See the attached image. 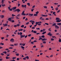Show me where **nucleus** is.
<instances>
[{"label":"nucleus","instance_id":"1","mask_svg":"<svg viewBox=\"0 0 61 61\" xmlns=\"http://www.w3.org/2000/svg\"><path fill=\"white\" fill-rule=\"evenodd\" d=\"M60 19L59 18H56V20H57L56 22H61V20H59Z\"/></svg>","mask_w":61,"mask_h":61},{"label":"nucleus","instance_id":"2","mask_svg":"<svg viewBox=\"0 0 61 61\" xmlns=\"http://www.w3.org/2000/svg\"><path fill=\"white\" fill-rule=\"evenodd\" d=\"M16 11H18V12H20V9H15L14 11V12H16Z\"/></svg>","mask_w":61,"mask_h":61},{"label":"nucleus","instance_id":"3","mask_svg":"<svg viewBox=\"0 0 61 61\" xmlns=\"http://www.w3.org/2000/svg\"><path fill=\"white\" fill-rule=\"evenodd\" d=\"M21 7L23 8L25 7V8H26V5H21Z\"/></svg>","mask_w":61,"mask_h":61},{"label":"nucleus","instance_id":"4","mask_svg":"<svg viewBox=\"0 0 61 61\" xmlns=\"http://www.w3.org/2000/svg\"><path fill=\"white\" fill-rule=\"evenodd\" d=\"M3 25H4V26H6L8 25V24H7L6 23H5V24H3Z\"/></svg>","mask_w":61,"mask_h":61},{"label":"nucleus","instance_id":"5","mask_svg":"<svg viewBox=\"0 0 61 61\" xmlns=\"http://www.w3.org/2000/svg\"><path fill=\"white\" fill-rule=\"evenodd\" d=\"M40 20H45L44 18H42V17H40Z\"/></svg>","mask_w":61,"mask_h":61},{"label":"nucleus","instance_id":"6","mask_svg":"<svg viewBox=\"0 0 61 61\" xmlns=\"http://www.w3.org/2000/svg\"><path fill=\"white\" fill-rule=\"evenodd\" d=\"M14 39L13 38L11 39L10 40V41L12 42H14Z\"/></svg>","mask_w":61,"mask_h":61},{"label":"nucleus","instance_id":"7","mask_svg":"<svg viewBox=\"0 0 61 61\" xmlns=\"http://www.w3.org/2000/svg\"><path fill=\"white\" fill-rule=\"evenodd\" d=\"M55 28H56V29H58L59 28V27L58 26H57L56 25L55 26Z\"/></svg>","mask_w":61,"mask_h":61},{"label":"nucleus","instance_id":"8","mask_svg":"<svg viewBox=\"0 0 61 61\" xmlns=\"http://www.w3.org/2000/svg\"><path fill=\"white\" fill-rule=\"evenodd\" d=\"M12 9H13V10H15V9H16V7H13V8H12Z\"/></svg>","mask_w":61,"mask_h":61},{"label":"nucleus","instance_id":"9","mask_svg":"<svg viewBox=\"0 0 61 61\" xmlns=\"http://www.w3.org/2000/svg\"><path fill=\"white\" fill-rule=\"evenodd\" d=\"M47 35H48V36H52V34L50 33H50H48Z\"/></svg>","mask_w":61,"mask_h":61},{"label":"nucleus","instance_id":"10","mask_svg":"<svg viewBox=\"0 0 61 61\" xmlns=\"http://www.w3.org/2000/svg\"><path fill=\"white\" fill-rule=\"evenodd\" d=\"M5 0H2L1 1V3L2 4H3L4 3V2H5Z\"/></svg>","mask_w":61,"mask_h":61},{"label":"nucleus","instance_id":"11","mask_svg":"<svg viewBox=\"0 0 61 61\" xmlns=\"http://www.w3.org/2000/svg\"><path fill=\"white\" fill-rule=\"evenodd\" d=\"M42 16H45L46 17V16H47V15H42Z\"/></svg>","mask_w":61,"mask_h":61},{"label":"nucleus","instance_id":"12","mask_svg":"<svg viewBox=\"0 0 61 61\" xmlns=\"http://www.w3.org/2000/svg\"><path fill=\"white\" fill-rule=\"evenodd\" d=\"M24 13H25V11L24 10L22 13L21 15H23V14H24Z\"/></svg>","mask_w":61,"mask_h":61},{"label":"nucleus","instance_id":"13","mask_svg":"<svg viewBox=\"0 0 61 61\" xmlns=\"http://www.w3.org/2000/svg\"><path fill=\"white\" fill-rule=\"evenodd\" d=\"M1 5H2V6H3V7H4V6H5V4H4V5H3V4H1Z\"/></svg>","mask_w":61,"mask_h":61},{"label":"nucleus","instance_id":"14","mask_svg":"<svg viewBox=\"0 0 61 61\" xmlns=\"http://www.w3.org/2000/svg\"><path fill=\"white\" fill-rule=\"evenodd\" d=\"M26 58H27V59H29V56H26L25 57Z\"/></svg>","mask_w":61,"mask_h":61},{"label":"nucleus","instance_id":"15","mask_svg":"<svg viewBox=\"0 0 61 61\" xmlns=\"http://www.w3.org/2000/svg\"><path fill=\"white\" fill-rule=\"evenodd\" d=\"M9 21H11V20H12V19H11L10 18H9Z\"/></svg>","mask_w":61,"mask_h":61},{"label":"nucleus","instance_id":"16","mask_svg":"<svg viewBox=\"0 0 61 61\" xmlns=\"http://www.w3.org/2000/svg\"><path fill=\"white\" fill-rule=\"evenodd\" d=\"M52 25L53 26H55V25H56V23H54L53 25Z\"/></svg>","mask_w":61,"mask_h":61},{"label":"nucleus","instance_id":"17","mask_svg":"<svg viewBox=\"0 0 61 61\" xmlns=\"http://www.w3.org/2000/svg\"><path fill=\"white\" fill-rule=\"evenodd\" d=\"M45 33H46V31H45L43 32V33H42V35H44L45 34Z\"/></svg>","mask_w":61,"mask_h":61},{"label":"nucleus","instance_id":"18","mask_svg":"<svg viewBox=\"0 0 61 61\" xmlns=\"http://www.w3.org/2000/svg\"><path fill=\"white\" fill-rule=\"evenodd\" d=\"M25 43L24 44V43H23L22 44V45L23 46H25Z\"/></svg>","mask_w":61,"mask_h":61},{"label":"nucleus","instance_id":"19","mask_svg":"<svg viewBox=\"0 0 61 61\" xmlns=\"http://www.w3.org/2000/svg\"><path fill=\"white\" fill-rule=\"evenodd\" d=\"M7 52L6 51H4L3 52V53H4V54H6L7 53Z\"/></svg>","mask_w":61,"mask_h":61},{"label":"nucleus","instance_id":"20","mask_svg":"<svg viewBox=\"0 0 61 61\" xmlns=\"http://www.w3.org/2000/svg\"><path fill=\"white\" fill-rule=\"evenodd\" d=\"M29 15L30 16L31 15V16H33V14H29Z\"/></svg>","mask_w":61,"mask_h":61},{"label":"nucleus","instance_id":"21","mask_svg":"<svg viewBox=\"0 0 61 61\" xmlns=\"http://www.w3.org/2000/svg\"><path fill=\"white\" fill-rule=\"evenodd\" d=\"M23 60H26V58H25V57L24 58H23Z\"/></svg>","mask_w":61,"mask_h":61},{"label":"nucleus","instance_id":"22","mask_svg":"<svg viewBox=\"0 0 61 61\" xmlns=\"http://www.w3.org/2000/svg\"><path fill=\"white\" fill-rule=\"evenodd\" d=\"M27 5H28V6H30V4L29 3H27Z\"/></svg>","mask_w":61,"mask_h":61},{"label":"nucleus","instance_id":"23","mask_svg":"<svg viewBox=\"0 0 61 61\" xmlns=\"http://www.w3.org/2000/svg\"><path fill=\"white\" fill-rule=\"evenodd\" d=\"M20 15L19 14H18L17 15V17H19V16H20Z\"/></svg>","mask_w":61,"mask_h":61},{"label":"nucleus","instance_id":"24","mask_svg":"<svg viewBox=\"0 0 61 61\" xmlns=\"http://www.w3.org/2000/svg\"><path fill=\"white\" fill-rule=\"evenodd\" d=\"M11 22L12 23H14V22H15V21L14 20H12L11 21Z\"/></svg>","mask_w":61,"mask_h":61},{"label":"nucleus","instance_id":"25","mask_svg":"<svg viewBox=\"0 0 61 61\" xmlns=\"http://www.w3.org/2000/svg\"><path fill=\"white\" fill-rule=\"evenodd\" d=\"M20 38H22L23 37V35H20Z\"/></svg>","mask_w":61,"mask_h":61},{"label":"nucleus","instance_id":"26","mask_svg":"<svg viewBox=\"0 0 61 61\" xmlns=\"http://www.w3.org/2000/svg\"><path fill=\"white\" fill-rule=\"evenodd\" d=\"M14 46H17V43H15L14 44Z\"/></svg>","mask_w":61,"mask_h":61},{"label":"nucleus","instance_id":"27","mask_svg":"<svg viewBox=\"0 0 61 61\" xmlns=\"http://www.w3.org/2000/svg\"><path fill=\"white\" fill-rule=\"evenodd\" d=\"M20 36H21V35H22V32H20Z\"/></svg>","mask_w":61,"mask_h":61},{"label":"nucleus","instance_id":"28","mask_svg":"<svg viewBox=\"0 0 61 61\" xmlns=\"http://www.w3.org/2000/svg\"><path fill=\"white\" fill-rule=\"evenodd\" d=\"M6 58L7 59H9V57H8L7 56H6Z\"/></svg>","mask_w":61,"mask_h":61},{"label":"nucleus","instance_id":"29","mask_svg":"<svg viewBox=\"0 0 61 61\" xmlns=\"http://www.w3.org/2000/svg\"><path fill=\"white\" fill-rule=\"evenodd\" d=\"M13 9H12V8L11 9H10L9 10H10V11H12V10H13Z\"/></svg>","mask_w":61,"mask_h":61},{"label":"nucleus","instance_id":"30","mask_svg":"<svg viewBox=\"0 0 61 61\" xmlns=\"http://www.w3.org/2000/svg\"><path fill=\"white\" fill-rule=\"evenodd\" d=\"M39 13V12L38 11H37L36 12V14H38Z\"/></svg>","mask_w":61,"mask_h":61},{"label":"nucleus","instance_id":"31","mask_svg":"<svg viewBox=\"0 0 61 61\" xmlns=\"http://www.w3.org/2000/svg\"><path fill=\"white\" fill-rule=\"evenodd\" d=\"M33 32L34 33H36L37 32V31H34Z\"/></svg>","mask_w":61,"mask_h":61},{"label":"nucleus","instance_id":"32","mask_svg":"<svg viewBox=\"0 0 61 61\" xmlns=\"http://www.w3.org/2000/svg\"><path fill=\"white\" fill-rule=\"evenodd\" d=\"M14 27H17V25H14Z\"/></svg>","mask_w":61,"mask_h":61},{"label":"nucleus","instance_id":"33","mask_svg":"<svg viewBox=\"0 0 61 61\" xmlns=\"http://www.w3.org/2000/svg\"><path fill=\"white\" fill-rule=\"evenodd\" d=\"M21 48L23 49H24V48H25V47L22 46H21Z\"/></svg>","mask_w":61,"mask_h":61},{"label":"nucleus","instance_id":"34","mask_svg":"<svg viewBox=\"0 0 61 61\" xmlns=\"http://www.w3.org/2000/svg\"><path fill=\"white\" fill-rule=\"evenodd\" d=\"M57 24L58 25H61V23H57Z\"/></svg>","mask_w":61,"mask_h":61},{"label":"nucleus","instance_id":"35","mask_svg":"<svg viewBox=\"0 0 61 61\" xmlns=\"http://www.w3.org/2000/svg\"><path fill=\"white\" fill-rule=\"evenodd\" d=\"M55 10L56 11H57L58 10V8L57 7H56V8Z\"/></svg>","mask_w":61,"mask_h":61},{"label":"nucleus","instance_id":"36","mask_svg":"<svg viewBox=\"0 0 61 61\" xmlns=\"http://www.w3.org/2000/svg\"><path fill=\"white\" fill-rule=\"evenodd\" d=\"M21 26V27H24V25H22Z\"/></svg>","mask_w":61,"mask_h":61},{"label":"nucleus","instance_id":"37","mask_svg":"<svg viewBox=\"0 0 61 61\" xmlns=\"http://www.w3.org/2000/svg\"><path fill=\"white\" fill-rule=\"evenodd\" d=\"M41 37H42V38H44L45 37V36H41Z\"/></svg>","mask_w":61,"mask_h":61},{"label":"nucleus","instance_id":"38","mask_svg":"<svg viewBox=\"0 0 61 61\" xmlns=\"http://www.w3.org/2000/svg\"><path fill=\"white\" fill-rule=\"evenodd\" d=\"M4 17V15H2L1 16V18H3Z\"/></svg>","mask_w":61,"mask_h":61},{"label":"nucleus","instance_id":"39","mask_svg":"<svg viewBox=\"0 0 61 61\" xmlns=\"http://www.w3.org/2000/svg\"><path fill=\"white\" fill-rule=\"evenodd\" d=\"M34 10V9L32 8V9L31 10V11L32 12H33V10Z\"/></svg>","mask_w":61,"mask_h":61},{"label":"nucleus","instance_id":"40","mask_svg":"<svg viewBox=\"0 0 61 61\" xmlns=\"http://www.w3.org/2000/svg\"><path fill=\"white\" fill-rule=\"evenodd\" d=\"M51 41H54V39H53V38H51Z\"/></svg>","mask_w":61,"mask_h":61},{"label":"nucleus","instance_id":"41","mask_svg":"<svg viewBox=\"0 0 61 61\" xmlns=\"http://www.w3.org/2000/svg\"><path fill=\"white\" fill-rule=\"evenodd\" d=\"M0 45H4V44L1 43L0 44Z\"/></svg>","mask_w":61,"mask_h":61},{"label":"nucleus","instance_id":"42","mask_svg":"<svg viewBox=\"0 0 61 61\" xmlns=\"http://www.w3.org/2000/svg\"><path fill=\"white\" fill-rule=\"evenodd\" d=\"M45 25H49V24H48V23H45Z\"/></svg>","mask_w":61,"mask_h":61},{"label":"nucleus","instance_id":"43","mask_svg":"<svg viewBox=\"0 0 61 61\" xmlns=\"http://www.w3.org/2000/svg\"><path fill=\"white\" fill-rule=\"evenodd\" d=\"M28 20V19H27V18H26L25 19V21H27Z\"/></svg>","mask_w":61,"mask_h":61},{"label":"nucleus","instance_id":"44","mask_svg":"<svg viewBox=\"0 0 61 61\" xmlns=\"http://www.w3.org/2000/svg\"><path fill=\"white\" fill-rule=\"evenodd\" d=\"M16 58V57H13L12 58L13 59H15Z\"/></svg>","mask_w":61,"mask_h":61},{"label":"nucleus","instance_id":"45","mask_svg":"<svg viewBox=\"0 0 61 61\" xmlns=\"http://www.w3.org/2000/svg\"><path fill=\"white\" fill-rule=\"evenodd\" d=\"M42 38H40L39 39V40H42Z\"/></svg>","mask_w":61,"mask_h":61},{"label":"nucleus","instance_id":"46","mask_svg":"<svg viewBox=\"0 0 61 61\" xmlns=\"http://www.w3.org/2000/svg\"><path fill=\"white\" fill-rule=\"evenodd\" d=\"M34 15V16H37V14H35Z\"/></svg>","mask_w":61,"mask_h":61},{"label":"nucleus","instance_id":"47","mask_svg":"<svg viewBox=\"0 0 61 61\" xmlns=\"http://www.w3.org/2000/svg\"><path fill=\"white\" fill-rule=\"evenodd\" d=\"M42 41H44V40H45V38H44L43 39H42Z\"/></svg>","mask_w":61,"mask_h":61},{"label":"nucleus","instance_id":"48","mask_svg":"<svg viewBox=\"0 0 61 61\" xmlns=\"http://www.w3.org/2000/svg\"><path fill=\"white\" fill-rule=\"evenodd\" d=\"M29 22H28L27 23H26V25H28V24H29Z\"/></svg>","mask_w":61,"mask_h":61},{"label":"nucleus","instance_id":"49","mask_svg":"<svg viewBox=\"0 0 61 61\" xmlns=\"http://www.w3.org/2000/svg\"><path fill=\"white\" fill-rule=\"evenodd\" d=\"M1 55L2 56H4V54L3 53H1Z\"/></svg>","mask_w":61,"mask_h":61},{"label":"nucleus","instance_id":"50","mask_svg":"<svg viewBox=\"0 0 61 61\" xmlns=\"http://www.w3.org/2000/svg\"><path fill=\"white\" fill-rule=\"evenodd\" d=\"M51 30V28H49L48 29V30H49V31H51V30Z\"/></svg>","mask_w":61,"mask_h":61},{"label":"nucleus","instance_id":"51","mask_svg":"<svg viewBox=\"0 0 61 61\" xmlns=\"http://www.w3.org/2000/svg\"><path fill=\"white\" fill-rule=\"evenodd\" d=\"M59 12H60V10H59L58 11H57V13H59Z\"/></svg>","mask_w":61,"mask_h":61},{"label":"nucleus","instance_id":"52","mask_svg":"<svg viewBox=\"0 0 61 61\" xmlns=\"http://www.w3.org/2000/svg\"><path fill=\"white\" fill-rule=\"evenodd\" d=\"M17 26H19V25H20V24H17Z\"/></svg>","mask_w":61,"mask_h":61},{"label":"nucleus","instance_id":"53","mask_svg":"<svg viewBox=\"0 0 61 61\" xmlns=\"http://www.w3.org/2000/svg\"><path fill=\"white\" fill-rule=\"evenodd\" d=\"M43 44H46V41H43Z\"/></svg>","mask_w":61,"mask_h":61},{"label":"nucleus","instance_id":"54","mask_svg":"<svg viewBox=\"0 0 61 61\" xmlns=\"http://www.w3.org/2000/svg\"><path fill=\"white\" fill-rule=\"evenodd\" d=\"M20 4H18V7H19V6H20Z\"/></svg>","mask_w":61,"mask_h":61},{"label":"nucleus","instance_id":"55","mask_svg":"<svg viewBox=\"0 0 61 61\" xmlns=\"http://www.w3.org/2000/svg\"><path fill=\"white\" fill-rule=\"evenodd\" d=\"M31 44H34V42L33 41H31L30 43Z\"/></svg>","mask_w":61,"mask_h":61},{"label":"nucleus","instance_id":"56","mask_svg":"<svg viewBox=\"0 0 61 61\" xmlns=\"http://www.w3.org/2000/svg\"><path fill=\"white\" fill-rule=\"evenodd\" d=\"M59 42H61V39H60L59 41Z\"/></svg>","mask_w":61,"mask_h":61},{"label":"nucleus","instance_id":"57","mask_svg":"<svg viewBox=\"0 0 61 61\" xmlns=\"http://www.w3.org/2000/svg\"><path fill=\"white\" fill-rule=\"evenodd\" d=\"M44 8H47V7L46 6H44Z\"/></svg>","mask_w":61,"mask_h":61},{"label":"nucleus","instance_id":"58","mask_svg":"<svg viewBox=\"0 0 61 61\" xmlns=\"http://www.w3.org/2000/svg\"><path fill=\"white\" fill-rule=\"evenodd\" d=\"M2 60H3V59H2V58L0 59V61H2Z\"/></svg>","mask_w":61,"mask_h":61},{"label":"nucleus","instance_id":"59","mask_svg":"<svg viewBox=\"0 0 61 61\" xmlns=\"http://www.w3.org/2000/svg\"><path fill=\"white\" fill-rule=\"evenodd\" d=\"M32 29H35V28L34 27H33L32 28Z\"/></svg>","mask_w":61,"mask_h":61},{"label":"nucleus","instance_id":"60","mask_svg":"<svg viewBox=\"0 0 61 61\" xmlns=\"http://www.w3.org/2000/svg\"><path fill=\"white\" fill-rule=\"evenodd\" d=\"M16 56H19V54L18 53L16 55Z\"/></svg>","mask_w":61,"mask_h":61},{"label":"nucleus","instance_id":"61","mask_svg":"<svg viewBox=\"0 0 61 61\" xmlns=\"http://www.w3.org/2000/svg\"><path fill=\"white\" fill-rule=\"evenodd\" d=\"M46 20H49V19L47 18L46 19Z\"/></svg>","mask_w":61,"mask_h":61},{"label":"nucleus","instance_id":"62","mask_svg":"<svg viewBox=\"0 0 61 61\" xmlns=\"http://www.w3.org/2000/svg\"><path fill=\"white\" fill-rule=\"evenodd\" d=\"M25 17H23V19H25Z\"/></svg>","mask_w":61,"mask_h":61},{"label":"nucleus","instance_id":"63","mask_svg":"<svg viewBox=\"0 0 61 61\" xmlns=\"http://www.w3.org/2000/svg\"><path fill=\"white\" fill-rule=\"evenodd\" d=\"M19 59H20L19 58H17V60L18 61L19 60Z\"/></svg>","mask_w":61,"mask_h":61},{"label":"nucleus","instance_id":"64","mask_svg":"<svg viewBox=\"0 0 61 61\" xmlns=\"http://www.w3.org/2000/svg\"><path fill=\"white\" fill-rule=\"evenodd\" d=\"M43 54V53H41L40 55H42V54Z\"/></svg>","mask_w":61,"mask_h":61}]
</instances>
